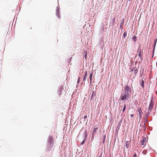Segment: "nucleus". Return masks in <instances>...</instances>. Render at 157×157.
Segmentation results:
<instances>
[{
  "mask_svg": "<svg viewBox=\"0 0 157 157\" xmlns=\"http://www.w3.org/2000/svg\"><path fill=\"white\" fill-rule=\"evenodd\" d=\"M141 111L140 110L139 111V114L140 115L141 114Z\"/></svg>",
  "mask_w": 157,
  "mask_h": 157,
  "instance_id": "13",
  "label": "nucleus"
},
{
  "mask_svg": "<svg viewBox=\"0 0 157 157\" xmlns=\"http://www.w3.org/2000/svg\"><path fill=\"white\" fill-rule=\"evenodd\" d=\"M84 78V79H85H85H86V78Z\"/></svg>",
  "mask_w": 157,
  "mask_h": 157,
  "instance_id": "17",
  "label": "nucleus"
},
{
  "mask_svg": "<svg viewBox=\"0 0 157 157\" xmlns=\"http://www.w3.org/2000/svg\"><path fill=\"white\" fill-rule=\"evenodd\" d=\"M133 115L132 114H131L130 115V117H131V118L133 117Z\"/></svg>",
  "mask_w": 157,
  "mask_h": 157,
  "instance_id": "10",
  "label": "nucleus"
},
{
  "mask_svg": "<svg viewBox=\"0 0 157 157\" xmlns=\"http://www.w3.org/2000/svg\"><path fill=\"white\" fill-rule=\"evenodd\" d=\"M124 91L122 93L120 98V99L122 101L128 100L130 97L128 92H131V88L127 86H126L124 87Z\"/></svg>",
  "mask_w": 157,
  "mask_h": 157,
  "instance_id": "1",
  "label": "nucleus"
},
{
  "mask_svg": "<svg viewBox=\"0 0 157 157\" xmlns=\"http://www.w3.org/2000/svg\"><path fill=\"white\" fill-rule=\"evenodd\" d=\"M92 74H91L90 75V80H91L92 79Z\"/></svg>",
  "mask_w": 157,
  "mask_h": 157,
  "instance_id": "9",
  "label": "nucleus"
},
{
  "mask_svg": "<svg viewBox=\"0 0 157 157\" xmlns=\"http://www.w3.org/2000/svg\"><path fill=\"white\" fill-rule=\"evenodd\" d=\"M144 80L142 79V80L141 82L140 83V85L143 88L144 87Z\"/></svg>",
  "mask_w": 157,
  "mask_h": 157,
  "instance_id": "5",
  "label": "nucleus"
},
{
  "mask_svg": "<svg viewBox=\"0 0 157 157\" xmlns=\"http://www.w3.org/2000/svg\"><path fill=\"white\" fill-rule=\"evenodd\" d=\"M128 146H129V145H128V144H126V147L127 148H128Z\"/></svg>",
  "mask_w": 157,
  "mask_h": 157,
  "instance_id": "11",
  "label": "nucleus"
},
{
  "mask_svg": "<svg viewBox=\"0 0 157 157\" xmlns=\"http://www.w3.org/2000/svg\"><path fill=\"white\" fill-rule=\"evenodd\" d=\"M153 107V105L151 103L149 106V108L148 109V111L149 112H150L152 109Z\"/></svg>",
  "mask_w": 157,
  "mask_h": 157,
  "instance_id": "2",
  "label": "nucleus"
},
{
  "mask_svg": "<svg viewBox=\"0 0 157 157\" xmlns=\"http://www.w3.org/2000/svg\"><path fill=\"white\" fill-rule=\"evenodd\" d=\"M136 155V154H135V155H134L133 156V157H135Z\"/></svg>",
  "mask_w": 157,
  "mask_h": 157,
  "instance_id": "15",
  "label": "nucleus"
},
{
  "mask_svg": "<svg viewBox=\"0 0 157 157\" xmlns=\"http://www.w3.org/2000/svg\"><path fill=\"white\" fill-rule=\"evenodd\" d=\"M98 128V127H97L96 126H95L94 128V129L93 130V133H95L96 131V130Z\"/></svg>",
  "mask_w": 157,
  "mask_h": 157,
  "instance_id": "4",
  "label": "nucleus"
},
{
  "mask_svg": "<svg viewBox=\"0 0 157 157\" xmlns=\"http://www.w3.org/2000/svg\"><path fill=\"white\" fill-rule=\"evenodd\" d=\"M87 74V72H86V75H85V76H84V78H86Z\"/></svg>",
  "mask_w": 157,
  "mask_h": 157,
  "instance_id": "12",
  "label": "nucleus"
},
{
  "mask_svg": "<svg viewBox=\"0 0 157 157\" xmlns=\"http://www.w3.org/2000/svg\"><path fill=\"white\" fill-rule=\"evenodd\" d=\"M125 109H126V104H124L123 110H122V111L123 112H124L125 110Z\"/></svg>",
  "mask_w": 157,
  "mask_h": 157,
  "instance_id": "6",
  "label": "nucleus"
},
{
  "mask_svg": "<svg viewBox=\"0 0 157 157\" xmlns=\"http://www.w3.org/2000/svg\"><path fill=\"white\" fill-rule=\"evenodd\" d=\"M127 33L126 32H125L123 34V36L124 38H125L127 36Z\"/></svg>",
  "mask_w": 157,
  "mask_h": 157,
  "instance_id": "7",
  "label": "nucleus"
},
{
  "mask_svg": "<svg viewBox=\"0 0 157 157\" xmlns=\"http://www.w3.org/2000/svg\"><path fill=\"white\" fill-rule=\"evenodd\" d=\"M86 55H85V56H86Z\"/></svg>",
  "mask_w": 157,
  "mask_h": 157,
  "instance_id": "16",
  "label": "nucleus"
},
{
  "mask_svg": "<svg viewBox=\"0 0 157 157\" xmlns=\"http://www.w3.org/2000/svg\"><path fill=\"white\" fill-rule=\"evenodd\" d=\"M84 140H83V141L82 142V144H83L84 143Z\"/></svg>",
  "mask_w": 157,
  "mask_h": 157,
  "instance_id": "14",
  "label": "nucleus"
},
{
  "mask_svg": "<svg viewBox=\"0 0 157 157\" xmlns=\"http://www.w3.org/2000/svg\"><path fill=\"white\" fill-rule=\"evenodd\" d=\"M146 141V138H143V140H142L141 142V144L142 145H144V143H145Z\"/></svg>",
  "mask_w": 157,
  "mask_h": 157,
  "instance_id": "3",
  "label": "nucleus"
},
{
  "mask_svg": "<svg viewBox=\"0 0 157 157\" xmlns=\"http://www.w3.org/2000/svg\"><path fill=\"white\" fill-rule=\"evenodd\" d=\"M136 36H134L133 37H132V39H133V40H135V39H136Z\"/></svg>",
  "mask_w": 157,
  "mask_h": 157,
  "instance_id": "8",
  "label": "nucleus"
}]
</instances>
